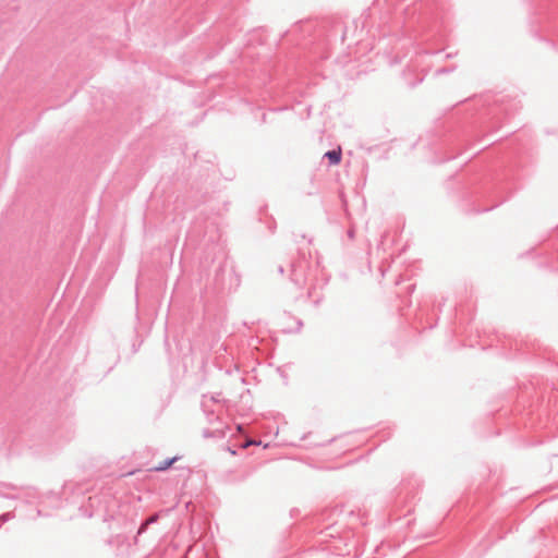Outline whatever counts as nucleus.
<instances>
[{"label": "nucleus", "instance_id": "0eeeda50", "mask_svg": "<svg viewBox=\"0 0 558 558\" xmlns=\"http://www.w3.org/2000/svg\"><path fill=\"white\" fill-rule=\"evenodd\" d=\"M279 272L283 274V267L282 266L279 267Z\"/></svg>", "mask_w": 558, "mask_h": 558}, {"label": "nucleus", "instance_id": "20e7f679", "mask_svg": "<svg viewBox=\"0 0 558 558\" xmlns=\"http://www.w3.org/2000/svg\"><path fill=\"white\" fill-rule=\"evenodd\" d=\"M177 459L175 458H172L168 461H163L161 462L159 465L155 466V470L156 471H165L167 470L168 468L171 466V464L175 461Z\"/></svg>", "mask_w": 558, "mask_h": 558}, {"label": "nucleus", "instance_id": "39448f33", "mask_svg": "<svg viewBox=\"0 0 558 558\" xmlns=\"http://www.w3.org/2000/svg\"><path fill=\"white\" fill-rule=\"evenodd\" d=\"M256 444H257V442H255V441H253V440H250V441H246V442L244 444V446H243V447H244V448H246V447H248V446H251V445H256Z\"/></svg>", "mask_w": 558, "mask_h": 558}, {"label": "nucleus", "instance_id": "7ed1b4c3", "mask_svg": "<svg viewBox=\"0 0 558 558\" xmlns=\"http://www.w3.org/2000/svg\"><path fill=\"white\" fill-rule=\"evenodd\" d=\"M325 158H327L331 165H338L341 161V149L328 150L325 154Z\"/></svg>", "mask_w": 558, "mask_h": 558}, {"label": "nucleus", "instance_id": "f03ea898", "mask_svg": "<svg viewBox=\"0 0 558 558\" xmlns=\"http://www.w3.org/2000/svg\"><path fill=\"white\" fill-rule=\"evenodd\" d=\"M291 279L292 281L302 287L306 281L305 266L292 264L291 266Z\"/></svg>", "mask_w": 558, "mask_h": 558}, {"label": "nucleus", "instance_id": "423d86ee", "mask_svg": "<svg viewBox=\"0 0 558 558\" xmlns=\"http://www.w3.org/2000/svg\"><path fill=\"white\" fill-rule=\"evenodd\" d=\"M156 521V517H151L150 519H148L145 523V525L151 523V522H155Z\"/></svg>", "mask_w": 558, "mask_h": 558}, {"label": "nucleus", "instance_id": "f257e3e1", "mask_svg": "<svg viewBox=\"0 0 558 558\" xmlns=\"http://www.w3.org/2000/svg\"><path fill=\"white\" fill-rule=\"evenodd\" d=\"M280 325L286 332H296L301 330L303 323L290 314H283L280 317Z\"/></svg>", "mask_w": 558, "mask_h": 558}]
</instances>
